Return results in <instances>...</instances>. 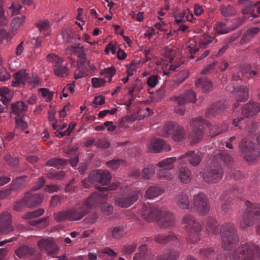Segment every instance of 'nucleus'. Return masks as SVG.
Segmentation results:
<instances>
[{"mask_svg": "<svg viewBox=\"0 0 260 260\" xmlns=\"http://www.w3.org/2000/svg\"><path fill=\"white\" fill-rule=\"evenodd\" d=\"M175 221L174 217L172 213L164 211L160 212L156 222L160 228L166 229L174 226Z\"/></svg>", "mask_w": 260, "mask_h": 260, "instance_id": "nucleus-13", "label": "nucleus"}, {"mask_svg": "<svg viewBox=\"0 0 260 260\" xmlns=\"http://www.w3.org/2000/svg\"><path fill=\"white\" fill-rule=\"evenodd\" d=\"M1 101L4 105H6L12 99L13 94L10 92V90L6 87L0 88Z\"/></svg>", "mask_w": 260, "mask_h": 260, "instance_id": "nucleus-37", "label": "nucleus"}, {"mask_svg": "<svg viewBox=\"0 0 260 260\" xmlns=\"http://www.w3.org/2000/svg\"><path fill=\"white\" fill-rule=\"evenodd\" d=\"M199 254L205 259L209 258L214 254V250L212 248H203L199 251Z\"/></svg>", "mask_w": 260, "mask_h": 260, "instance_id": "nucleus-51", "label": "nucleus"}, {"mask_svg": "<svg viewBox=\"0 0 260 260\" xmlns=\"http://www.w3.org/2000/svg\"><path fill=\"white\" fill-rule=\"evenodd\" d=\"M139 252L135 253L134 260H145L148 257V248L146 244H143L138 247Z\"/></svg>", "mask_w": 260, "mask_h": 260, "instance_id": "nucleus-34", "label": "nucleus"}, {"mask_svg": "<svg viewBox=\"0 0 260 260\" xmlns=\"http://www.w3.org/2000/svg\"><path fill=\"white\" fill-rule=\"evenodd\" d=\"M246 205L247 208L239 221V228L243 230L260 221V205L253 204L249 201H247Z\"/></svg>", "mask_w": 260, "mask_h": 260, "instance_id": "nucleus-3", "label": "nucleus"}, {"mask_svg": "<svg viewBox=\"0 0 260 260\" xmlns=\"http://www.w3.org/2000/svg\"><path fill=\"white\" fill-rule=\"evenodd\" d=\"M53 70L55 75L58 77H67L69 72V70L67 67L58 65L53 66Z\"/></svg>", "mask_w": 260, "mask_h": 260, "instance_id": "nucleus-41", "label": "nucleus"}, {"mask_svg": "<svg viewBox=\"0 0 260 260\" xmlns=\"http://www.w3.org/2000/svg\"><path fill=\"white\" fill-rule=\"evenodd\" d=\"M249 89L247 87L240 86L232 91L236 95V100L237 102H244L249 99Z\"/></svg>", "mask_w": 260, "mask_h": 260, "instance_id": "nucleus-21", "label": "nucleus"}, {"mask_svg": "<svg viewBox=\"0 0 260 260\" xmlns=\"http://www.w3.org/2000/svg\"><path fill=\"white\" fill-rule=\"evenodd\" d=\"M175 201L177 206L182 210L188 209L190 201L188 195L184 192H180L175 197Z\"/></svg>", "mask_w": 260, "mask_h": 260, "instance_id": "nucleus-24", "label": "nucleus"}, {"mask_svg": "<svg viewBox=\"0 0 260 260\" xmlns=\"http://www.w3.org/2000/svg\"><path fill=\"white\" fill-rule=\"evenodd\" d=\"M260 31V28L255 27L247 30L243 35L241 42L246 43L255 36Z\"/></svg>", "mask_w": 260, "mask_h": 260, "instance_id": "nucleus-39", "label": "nucleus"}, {"mask_svg": "<svg viewBox=\"0 0 260 260\" xmlns=\"http://www.w3.org/2000/svg\"><path fill=\"white\" fill-rule=\"evenodd\" d=\"M4 159L8 165L12 167H16L19 164L18 158L9 154H7L4 156Z\"/></svg>", "mask_w": 260, "mask_h": 260, "instance_id": "nucleus-46", "label": "nucleus"}, {"mask_svg": "<svg viewBox=\"0 0 260 260\" xmlns=\"http://www.w3.org/2000/svg\"><path fill=\"white\" fill-rule=\"evenodd\" d=\"M177 174L178 179L182 183L187 184L191 181V173L187 167H182L178 168Z\"/></svg>", "mask_w": 260, "mask_h": 260, "instance_id": "nucleus-22", "label": "nucleus"}, {"mask_svg": "<svg viewBox=\"0 0 260 260\" xmlns=\"http://www.w3.org/2000/svg\"><path fill=\"white\" fill-rule=\"evenodd\" d=\"M148 148L149 150L152 149L154 152H159L162 150L166 151L171 150V147L169 145L166 143L165 141L160 139H154L149 144Z\"/></svg>", "mask_w": 260, "mask_h": 260, "instance_id": "nucleus-16", "label": "nucleus"}, {"mask_svg": "<svg viewBox=\"0 0 260 260\" xmlns=\"http://www.w3.org/2000/svg\"><path fill=\"white\" fill-rule=\"evenodd\" d=\"M239 4L244 7L242 11L243 14H250L252 17H256L254 14V10H252L253 8L257 5L256 3H253L249 0H239Z\"/></svg>", "mask_w": 260, "mask_h": 260, "instance_id": "nucleus-28", "label": "nucleus"}, {"mask_svg": "<svg viewBox=\"0 0 260 260\" xmlns=\"http://www.w3.org/2000/svg\"><path fill=\"white\" fill-rule=\"evenodd\" d=\"M220 245L226 251L234 249L240 242V237L235 224L232 222L225 223L219 228Z\"/></svg>", "mask_w": 260, "mask_h": 260, "instance_id": "nucleus-1", "label": "nucleus"}, {"mask_svg": "<svg viewBox=\"0 0 260 260\" xmlns=\"http://www.w3.org/2000/svg\"><path fill=\"white\" fill-rule=\"evenodd\" d=\"M53 217L54 219L58 222H62L67 220H70L68 210L55 213L53 214Z\"/></svg>", "mask_w": 260, "mask_h": 260, "instance_id": "nucleus-45", "label": "nucleus"}, {"mask_svg": "<svg viewBox=\"0 0 260 260\" xmlns=\"http://www.w3.org/2000/svg\"><path fill=\"white\" fill-rule=\"evenodd\" d=\"M10 114H14L17 117L24 114L27 111V107L24 102L19 101L11 104Z\"/></svg>", "mask_w": 260, "mask_h": 260, "instance_id": "nucleus-23", "label": "nucleus"}, {"mask_svg": "<svg viewBox=\"0 0 260 260\" xmlns=\"http://www.w3.org/2000/svg\"><path fill=\"white\" fill-rule=\"evenodd\" d=\"M89 181L93 184L107 185L111 179V174L107 171L94 170L88 175Z\"/></svg>", "mask_w": 260, "mask_h": 260, "instance_id": "nucleus-7", "label": "nucleus"}, {"mask_svg": "<svg viewBox=\"0 0 260 260\" xmlns=\"http://www.w3.org/2000/svg\"><path fill=\"white\" fill-rule=\"evenodd\" d=\"M137 244L136 243H132L130 244L125 245L123 246L122 252L126 255H130L136 250Z\"/></svg>", "mask_w": 260, "mask_h": 260, "instance_id": "nucleus-50", "label": "nucleus"}, {"mask_svg": "<svg viewBox=\"0 0 260 260\" xmlns=\"http://www.w3.org/2000/svg\"><path fill=\"white\" fill-rule=\"evenodd\" d=\"M95 145L100 149H107L110 147V143L107 139L104 138L96 141Z\"/></svg>", "mask_w": 260, "mask_h": 260, "instance_id": "nucleus-56", "label": "nucleus"}, {"mask_svg": "<svg viewBox=\"0 0 260 260\" xmlns=\"http://www.w3.org/2000/svg\"><path fill=\"white\" fill-rule=\"evenodd\" d=\"M154 240L155 242L159 244H165L170 242L178 241L177 236L172 233L168 235H162L161 234L156 235Z\"/></svg>", "mask_w": 260, "mask_h": 260, "instance_id": "nucleus-27", "label": "nucleus"}, {"mask_svg": "<svg viewBox=\"0 0 260 260\" xmlns=\"http://www.w3.org/2000/svg\"><path fill=\"white\" fill-rule=\"evenodd\" d=\"M68 210L70 220L71 221L80 220L89 212L88 209L82 206L78 208H72Z\"/></svg>", "mask_w": 260, "mask_h": 260, "instance_id": "nucleus-17", "label": "nucleus"}, {"mask_svg": "<svg viewBox=\"0 0 260 260\" xmlns=\"http://www.w3.org/2000/svg\"><path fill=\"white\" fill-rule=\"evenodd\" d=\"M16 127L14 129V133H16L18 129L23 131L28 126L27 123L24 121L22 118L15 117Z\"/></svg>", "mask_w": 260, "mask_h": 260, "instance_id": "nucleus-52", "label": "nucleus"}, {"mask_svg": "<svg viewBox=\"0 0 260 260\" xmlns=\"http://www.w3.org/2000/svg\"><path fill=\"white\" fill-rule=\"evenodd\" d=\"M161 211L154 207L144 206L142 211V217L147 222H150L158 219Z\"/></svg>", "mask_w": 260, "mask_h": 260, "instance_id": "nucleus-14", "label": "nucleus"}, {"mask_svg": "<svg viewBox=\"0 0 260 260\" xmlns=\"http://www.w3.org/2000/svg\"><path fill=\"white\" fill-rule=\"evenodd\" d=\"M74 54L80 58H85L86 53L84 48L80 44H78L77 46H74Z\"/></svg>", "mask_w": 260, "mask_h": 260, "instance_id": "nucleus-54", "label": "nucleus"}, {"mask_svg": "<svg viewBox=\"0 0 260 260\" xmlns=\"http://www.w3.org/2000/svg\"><path fill=\"white\" fill-rule=\"evenodd\" d=\"M239 150L247 161H253L260 155V151L255 148L251 142L242 140L239 144Z\"/></svg>", "mask_w": 260, "mask_h": 260, "instance_id": "nucleus-5", "label": "nucleus"}, {"mask_svg": "<svg viewBox=\"0 0 260 260\" xmlns=\"http://www.w3.org/2000/svg\"><path fill=\"white\" fill-rule=\"evenodd\" d=\"M217 220L213 217L208 218L206 222V231L209 235H215L219 233Z\"/></svg>", "mask_w": 260, "mask_h": 260, "instance_id": "nucleus-25", "label": "nucleus"}, {"mask_svg": "<svg viewBox=\"0 0 260 260\" xmlns=\"http://www.w3.org/2000/svg\"><path fill=\"white\" fill-rule=\"evenodd\" d=\"M106 80L104 79H99L98 78H92L91 83L94 88H99L104 86L106 84Z\"/></svg>", "mask_w": 260, "mask_h": 260, "instance_id": "nucleus-60", "label": "nucleus"}, {"mask_svg": "<svg viewBox=\"0 0 260 260\" xmlns=\"http://www.w3.org/2000/svg\"><path fill=\"white\" fill-rule=\"evenodd\" d=\"M230 260H258L260 247L252 242H244L228 255Z\"/></svg>", "mask_w": 260, "mask_h": 260, "instance_id": "nucleus-2", "label": "nucleus"}, {"mask_svg": "<svg viewBox=\"0 0 260 260\" xmlns=\"http://www.w3.org/2000/svg\"><path fill=\"white\" fill-rule=\"evenodd\" d=\"M12 225V216L8 212H4L0 214V235L7 234L14 231Z\"/></svg>", "mask_w": 260, "mask_h": 260, "instance_id": "nucleus-12", "label": "nucleus"}, {"mask_svg": "<svg viewBox=\"0 0 260 260\" xmlns=\"http://www.w3.org/2000/svg\"><path fill=\"white\" fill-rule=\"evenodd\" d=\"M122 159H112L107 162V165L113 170H116L119 168L121 162H123Z\"/></svg>", "mask_w": 260, "mask_h": 260, "instance_id": "nucleus-62", "label": "nucleus"}, {"mask_svg": "<svg viewBox=\"0 0 260 260\" xmlns=\"http://www.w3.org/2000/svg\"><path fill=\"white\" fill-rule=\"evenodd\" d=\"M101 197V195L97 192H94L86 199L83 206H85L89 210L96 204L99 199Z\"/></svg>", "mask_w": 260, "mask_h": 260, "instance_id": "nucleus-35", "label": "nucleus"}, {"mask_svg": "<svg viewBox=\"0 0 260 260\" xmlns=\"http://www.w3.org/2000/svg\"><path fill=\"white\" fill-rule=\"evenodd\" d=\"M25 17L21 15L20 17H16L14 18L11 22V26L14 29H17L22 25L25 21Z\"/></svg>", "mask_w": 260, "mask_h": 260, "instance_id": "nucleus-49", "label": "nucleus"}, {"mask_svg": "<svg viewBox=\"0 0 260 260\" xmlns=\"http://www.w3.org/2000/svg\"><path fill=\"white\" fill-rule=\"evenodd\" d=\"M179 255L178 251L171 250L157 256L155 260H176Z\"/></svg>", "mask_w": 260, "mask_h": 260, "instance_id": "nucleus-38", "label": "nucleus"}, {"mask_svg": "<svg viewBox=\"0 0 260 260\" xmlns=\"http://www.w3.org/2000/svg\"><path fill=\"white\" fill-rule=\"evenodd\" d=\"M193 205L197 211L202 215H205L209 212L208 199L203 193L200 192L193 196Z\"/></svg>", "mask_w": 260, "mask_h": 260, "instance_id": "nucleus-9", "label": "nucleus"}, {"mask_svg": "<svg viewBox=\"0 0 260 260\" xmlns=\"http://www.w3.org/2000/svg\"><path fill=\"white\" fill-rule=\"evenodd\" d=\"M205 123V120L201 117L192 119L191 120L190 125L193 126V129L190 137L194 142H198L202 138Z\"/></svg>", "mask_w": 260, "mask_h": 260, "instance_id": "nucleus-10", "label": "nucleus"}, {"mask_svg": "<svg viewBox=\"0 0 260 260\" xmlns=\"http://www.w3.org/2000/svg\"><path fill=\"white\" fill-rule=\"evenodd\" d=\"M27 207L25 197L19 201L15 202L14 204L13 209L16 211H20L25 207Z\"/></svg>", "mask_w": 260, "mask_h": 260, "instance_id": "nucleus-53", "label": "nucleus"}, {"mask_svg": "<svg viewBox=\"0 0 260 260\" xmlns=\"http://www.w3.org/2000/svg\"><path fill=\"white\" fill-rule=\"evenodd\" d=\"M177 160L175 157L167 158L163 159L157 164V166L159 168H164L165 169L171 170L174 168L173 163Z\"/></svg>", "mask_w": 260, "mask_h": 260, "instance_id": "nucleus-40", "label": "nucleus"}, {"mask_svg": "<svg viewBox=\"0 0 260 260\" xmlns=\"http://www.w3.org/2000/svg\"><path fill=\"white\" fill-rule=\"evenodd\" d=\"M27 207L32 208L40 205L44 200L42 195L39 193L28 194L25 197Z\"/></svg>", "mask_w": 260, "mask_h": 260, "instance_id": "nucleus-20", "label": "nucleus"}, {"mask_svg": "<svg viewBox=\"0 0 260 260\" xmlns=\"http://www.w3.org/2000/svg\"><path fill=\"white\" fill-rule=\"evenodd\" d=\"M184 157H188L189 163L193 167L198 166L202 159V156L200 152L196 153L194 151H189L184 154L180 156L179 159H181Z\"/></svg>", "mask_w": 260, "mask_h": 260, "instance_id": "nucleus-18", "label": "nucleus"}, {"mask_svg": "<svg viewBox=\"0 0 260 260\" xmlns=\"http://www.w3.org/2000/svg\"><path fill=\"white\" fill-rule=\"evenodd\" d=\"M183 95L186 103H194L196 102V95L195 92L193 91H187Z\"/></svg>", "mask_w": 260, "mask_h": 260, "instance_id": "nucleus-57", "label": "nucleus"}, {"mask_svg": "<svg viewBox=\"0 0 260 260\" xmlns=\"http://www.w3.org/2000/svg\"><path fill=\"white\" fill-rule=\"evenodd\" d=\"M224 104L221 101H217L211 104L206 110L205 117L209 118L215 116L224 109Z\"/></svg>", "mask_w": 260, "mask_h": 260, "instance_id": "nucleus-19", "label": "nucleus"}, {"mask_svg": "<svg viewBox=\"0 0 260 260\" xmlns=\"http://www.w3.org/2000/svg\"><path fill=\"white\" fill-rule=\"evenodd\" d=\"M174 128V129L172 135V140L178 142L183 141L186 135V132L183 127L176 123Z\"/></svg>", "mask_w": 260, "mask_h": 260, "instance_id": "nucleus-29", "label": "nucleus"}, {"mask_svg": "<svg viewBox=\"0 0 260 260\" xmlns=\"http://www.w3.org/2000/svg\"><path fill=\"white\" fill-rule=\"evenodd\" d=\"M223 171L220 166L217 165L205 169L202 172L203 180L208 183H216L222 178Z\"/></svg>", "mask_w": 260, "mask_h": 260, "instance_id": "nucleus-6", "label": "nucleus"}, {"mask_svg": "<svg viewBox=\"0 0 260 260\" xmlns=\"http://www.w3.org/2000/svg\"><path fill=\"white\" fill-rule=\"evenodd\" d=\"M124 228L121 225L115 227H111L108 229V232L112 238L115 239H120L122 238L124 235Z\"/></svg>", "mask_w": 260, "mask_h": 260, "instance_id": "nucleus-31", "label": "nucleus"}, {"mask_svg": "<svg viewBox=\"0 0 260 260\" xmlns=\"http://www.w3.org/2000/svg\"><path fill=\"white\" fill-rule=\"evenodd\" d=\"M175 125L176 123L173 122H166L164 124L162 129L159 132V135L164 137H169L171 135H172Z\"/></svg>", "mask_w": 260, "mask_h": 260, "instance_id": "nucleus-36", "label": "nucleus"}, {"mask_svg": "<svg viewBox=\"0 0 260 260\" xmlns=\"http://www.w3.org/2000/svg\"><path fill=\"white\" fill-rule=\"evenodd\" d=\"M64 176L65 173L63 171H60L59 172L51 171L47 174V177L50 179L56 178L57 180H61Z\"/></svg>", "mask_w": 260, "mask_h": 260, "instance_id": "nucleus-58", "label": "nucleus"}, {"mask_svg": "<svg viewBox=\"0 0 260 260\" xmlns=\"http://www.w3.org/2000/svg\"><path fill=\"white\" fill-rule=\"evenodd\" d=\"M196 85L198 87L201 86L204 93L209 92L213 87L212 82L206 78L199 79L196 82Z\"/></svg>", "mask_w": 260, "mask_h": 260, "instance_id": "nucleus-30", "label": "nucleus"}, {"mask_svg": "<svg viewBox=\"0 0 260 260\" xmlns=\"http://www.w3.org/2000/svg\"><path fill=\"white\" fill-rule=\"evenodd\" d=\"M101 210L104 214L110 215L113 213V207L107 203L103 204L101 206Z\"/></svg>", "mask_w": 260, "mask_h": 260, "instance_id": "nucleus-61", "label": "nucleus"}, {"mask_svg": "<svg viewBox=\"0 0 260 260\" xmlns=\"http://www.w3.org/2000/svg\"><path fill=\"white\" fill-rule=\"evenodd\" d=\"M184 228L189 233L188 239L194 244L200 240L199 233L202 230V225L191 214H186L182 218Z\"/></svg>", "mask_w": 260, "mask_h": 260, "instance_id": "nucleus-4", "label": "nucleus"}, {"mask_svg": "<svg viewBox=\"0 0 260 260\" xmlns=\"http://www.w3.org/2000/svg\"><path fill=\"white\" fill-rule=\"evenodd\" d=\"M35 250L32 248H29L25 246L20 247L15 250V253L20 258H26L35 253Z\"/></svg>", "mask_w": 260, "mask_h": 260, "instance_id": "nucleus-32", "label": "nucleus"}, {"mask_svg": "<svg viewBox=\"0 0 260 260\" xmlns=\"http://www.w3.org/2000/svg\"><path fill=\"white\" fill-rule=\"evenodd\" d=\"M72 32L68 27H64L61 31V35L63 41L68 43H72L73 38L72 36Z\"/></svg>", "mask_w": 260, "mask_h": 260, "instance_id": "nucleus-48", "label": "nucleus"}, {"mask_svg": "<svg viewBox=\"0 0 260 260\" xmlns=\"http://www.w3.org/2000/svg\"><path fill=\"white\" fill-rule=\"evenodd\" d=\"M48 219V217H44L40 220L29 221H28V223L32 226H37L39 228L43 229L49 225Z\"/></svg>", "mask_w": 260, "mask_h": 260, "instance_id": "nucleus-43", "label": "nucleus"}, {"mask_svg": "<svg viewBox=\"0 0 260 260\" xmlns=\"http://www.w3.org/2000/svg\"><path fill=\"white\" fill-rule=\"evenodd\" d=\"M147 83L151 87H154L158 83L157 76L156 75L151 76L148 78Z\"/></svg>", "mask_w": 260, "mask_h": 260, "instance_id": "nucleus-64", "label": "nucleus"}, {"mask_svg": "<svg viewBox=\"0 0 260 260\" xmlns=\"http://www.w3.org/2000/svg\"><path fill=\"white\" fill-rule=\"evenodd\" d=\"M221 13L224 17H231L236 14V10L230 5L228 6H223L221 9Z\"/></svg>", "mask_w": 260, "mask_h": 260, "instance_id": "nucleus-47", "label": "nucleus"}, {"mask_svg": "<svg viewBox=\"0 0 260 260\" xmlns=\"http://www.w3.org/2000/svg\"><path fill=\"white\" fill-rule=\"evenodd\" d=\"M68 164V160L66 159H62L59 158H53L48 160L46 162V165L52 166L54 167H57L58 165L66 166Z\"/></svg>", "mask_w": 260, "mask_h": 260, "instance_id": "nucleus-42", "label": "nucleus"}, {"mask_svg": "<svg viewBox=\"0 0 260 260\" xmlns=\"http://www.w3.org/2000/svg\"><path fill=\"white\" fill-rule=\"evenodd\" d=\"M137 191H134L128 195H122L115 199V204L121 208H127L138 199Z\"/></svg>", "mask_w": 260, "mask_h": 260, "instance_id": "nucleus-11", "label": "nucleus"}, {"mask_svg": "<svg viewBox=\"0 0 260 260\" xmlns=\"http://www.w3.org/2000/svg\"><path fill=\"white\" fill-rule=\"evenodd\" d=\"M155 168L151 166L143 169L142 171V176L144 180H149L155 174Z\"/></svg>", "mask_w": 260, "mask_h": 260, "instance_id": "nucleus-44", "label": "nucleus"}, {"mask_svg": "<svg viewBox=\"0 0 260 260\" xmlns=\"http://www.w3.org/2000/svg\"><path fill=\"white\" fill-rule=\"evenodd\" d=\"M189 76V71H184L181 73H180L176 78L174 82L177 84H180L183 82Z\"/></svg>", "mask_w": 260, "mask_h": 260, "instance_id": "nucleus-59", "label": "nucleus"}, {"mask_svg": "<svg viewBox=\"0 0 260 260\" xmlns=\"http://www.w3.org/2000/svg\"><path fill=\"white\" fill-rule=\"evenodd\" d=\"M158 178L171 181L173 179V175L168 172L161 171L159 172Z\"/></svg>", "mask_w": 260, "mask_h": 260, "instance_id": "nucleus-63", "label": "nucleus"}, {"mask_svg": "<svg viewBox=\"0 0 260 260\" xmlns=\"http://www.w3.org/2000/svg\"><path fill=\"white\" fill-rule=\"evenodd\" d=\"M38 246L41 251H45L47 255L52 257H56L59 247L52 238H43L38 242Z\"/></svg>", "mask_w": 260, "mask_h": 260, "instance_id": "nucleus-8", "label": "nucleus"}, {"mask_svg": "<svg viewBox=\"0 0 260 260\" xmlns=\"http://www.w3.org/2000/svg\"><path fill=\"white\" fill-rule=\"evenodd\" d=\"M165 190L159 186L153 185L150 186L146 191L145 197L148 199H153L161 195Z\"/></svg>", "mask_w": 260, "mask_h": 260, "instance_id": "nucleus-26", "label": "nucleus"}, {"mask_svg": "<svg viewBox=\"0 0 260 260\" xmlns=\"http://www.w3.org/2000/svg\"><path fill=\"white\" fill-rule=\"evenodd\" d=\"M3 5L4 0H0V27L5 26L8 23V21L4 15Z\"/></svg>", "mask_w": 260, "mask_h": 260, "instance_id": "nucleus-55", "label": "nucleus"}, {"mask_svg": "<svg viewBox=\"0 0 260 260\" xmlns=\"http://www.w3.org/2000/svg\"><path fill=\"white\" fill-rule=\"evenodd\" d=\"M209 129L210 131V137H214L222 133L226 132L228 129V126L225 124L221 125H215L209 126Z\"/></svg>", "mask_w": 260, "mask_h": 260, "instance_id": "nucleus-33", "label": "nucleus"}, {"mask_svg": "<svg viewBox=\"0 0 260 260\" xmlns=\"http://www.w3.org/2000/svg\"><path fill=\"white\" fill-rule=\"evenodd\" d=\"M259 111L260 104L250 101L243 107L241 113L244 117L249 118L256 115Z\"/></svg>", "mask_w": 260, "mask_h": 260, "instance_id": "nucleus-15", "label": "nucleus"}]
</instances>
